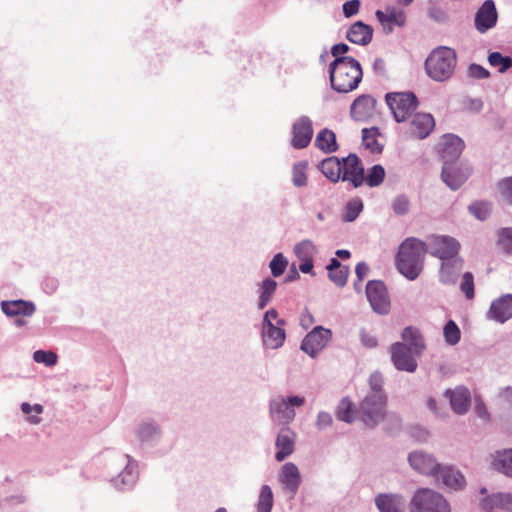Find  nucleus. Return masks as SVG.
<instances>
[{"instance_id":"f03ea898","label":"nucleus","mask_w":512,"mask_h":512,"mask_svg":"<svg viewBox=\"0 0 512 512\" xmlns=\"http://www.w3.org/2000/svg\"><path fill=\"white\" fill-rule=\"evenodd\" d=\"M426 244L417 238H407L399 247L396 258L397 269L408 280L418 278L423 270Z\"/></svg>"},{"instance_id":"e2e57ef3","label":"nucleus","mask_w":512,"mask_h":512,"mask_svg":"<svg viewBox=\"0 0 512 512\" xmlns=\"http://www.w3.org/2000/svg\"><path fill=\"white\" fill-rule=\"evenodd\" d=\"M469 72L471 76L478 79H485L489 76L488 70L478 64H471Z\"/></svg>"},{"instance_id":"4468645a","label":"nucleus","mask_w":512,"mask_h":512,"mask_svg":"<svg viewBox=\"0 0 512 512\" xmlns=\"http://www.w3.org/2000/svg\"><path fill=\"white\" fill-rule=\"evenodd\" d=\"M498 21V12L496 9L495 2L493 0H485L483 4L478 8L475 18L474 26L475 29L484 34L487 31L494 28Z\"/></svg>"},{"instance_id":"2f4dec72","label":"nucleus","mask_w":512,"mask_h":512,"mask_svg":"<svg viewBox=\"0 0 512 512\" xmlns=\"http://www.w3.org/2000/svg\"><path fill=\"white\" fill-rule=\"evenodd\" d=\"M1 309L4 314L9 317L13 316H32L35 313V304L31 301L25 300H10L2 301Z\"/></svg>"},{"instance_id":"6ab92c4d","label":"nucleus","mask_w":512,"mask_h":512,"mask_svg":"<svg viewBox=\"0 0 512 512\" xmlns=\"http://www.w3.org/2000/svg\"><path fill=\"white\" fill-rule=\"evenodd\" d=\"M411 351L405 344L395 343L391 348V359L393 364L398 370L414 372L417 368V363L414 359L415 355H419Z\"/></svg>"},{"instance_id":"f3484780","label":"nucleus","mask_w":512,"mask_h":512,"mask_svg":"<svg viewBox=\"0 0 512 512\" xmlns=\"http://www.w3.org/2000/svg\"><path fill=\"white\" fill-rule=\"evenodd\" d=\"M375 16L385 33H391L394 27H403L406 23V13L396 6H387L384 10H377Z\"/></svg>"},{"instance_id":"de8ad7c7","label":"nucleus","mask_w":512,"mask_h":512,"mask_svg":"<svg viewBox=\"0 0 512 512\" xmlns=\"http://www.w3.org/2000/svg\"><path fill=\"white\" fill-rule=\"evenodd\" d=\"M384 379L381 373L374 372L368 379L369 391L365 396H387L383 389Z\"/></svg>"},{"instance_id":"49530a36","label":"nucleus","mask_w":512,"mask_h":512,"mask_svg":"<svg viewBox=\"0 0 512 512\" xmlns=\"http://www.w3.org/2000/svg\"><path fill=\"white\" fill-rule=\"evenodd\" d=\"M363 210V202L359 198L351 199L347 202L344 213L343 220L345 222H353L359 216L361 211Z\"/></svg>"},{"instance_id":"ddd939ff","label":"nucleus","mask_w":512,"mask_h":512,"mask_svg":"<svg viewBox=\"0 0 512 512\" xmlns=\"http://www.w3.org/2000/svg\"><path fill=\"white\" fill-rule=\"evenodd\" d=\"M408 462L414 471L427 476H435L441 466L432 454L423 450L409 453Z\"/></svg>"},{"instance_id":"680f3d73","label":"nucleus","mask_w":512,"mask_h":512,"mask_svg":"<svg viewBox=\"0 0 512 512\" xmlns=\"http://www.w3.org/2000/svg\"><path fill=\"white\" fill-rule=\"evenodd\" d=\"M360 6L361 2L359 0L346 1L342 6L344 16L350 18L358 14Z\"/></svg>"},{"instance_id":"2eb2a0df","label":"nucleus","mask_w":512,"mask_h":512,"mask_svg":"<svg viewBox=\"0 0 512 512\" xmlns=\"http://www.w3.org/2000/svg\"><path fill=\"white\" fill-rule=\"evenodd\" d=\"M343 170L341 179L350 182L353 187H360L365 180L364 168L356 154H349L342 158Z\"/></svg>"},{"instance_id":"5fc2aeb1","label":"nucleus","mask_w":512,"mask_h":512,"mask_svg":"<svg viewBox=\"0 0 512 512\" xmlns=\"http://www.w3.org/2000/svg\"><path fill=\"white\" fill-rule=\"evenodd\" d=\"M497 188L500 200L508 205H512V176L501 180Z\"/></svg>"},{"instance_id":"37998d69","label":"nucleus","mask_w":512,"mask_h":512,"mask_svg":"<svg viewBox=\"0 0 512 512\" xmlns=\"http://www.w3.org/2000/svg\"><path fill=\"white\" fill-rule=\"evenodd\" d=\"M379 135L376 127L365 128L362 130L363 145L369 149L372 153H379L382 150V146L378 143L377 136Z\"/></svg>"},{"instance_id":"0e129e2a","label":"nucleus","mask_w":512,"mask_h":512,"mask_svg":"<svg viewBox=\"0 0 512 512\" xmlns=\"http://www.w3.org/2000/svg\"><path fill=\"white\" fill-rule=\"evenodd\" d=\"M360 340L361 343L367 347V348H374L377 346V339L370 333L366 332L365 330H362L360 332Z\"/></svg>"},{"instance_id":"20e7f679","label":"nucleus","mask_w":512,"mask_h":512,"mask_svg":"<svg viewBox=\"0 0 512 512\" xmlns=\"http://www.w3.org/2000/svg\"><path fill=\"white\" fill-rule=\"evenodd\" d=\"M286 321L279 317L275 308L268 309L262 318L260 327L261 342L264 349L278 350L286 340Z\"/></svg>"},{"instance_id":"338daca9","label":"nucleus","mask_w":512,"mask_h":512,"mask_svg":"<svg viewBox=\"0 0 512 512\" xmlns=\"http://www.w3.org/2000/svg\"><path fill=\"white\" fill-rule=\"evenodd\" d=\"M475 413L482 419L487 420L489 418V413L484 402L480 398L475 399Z\"/></svg>"},{"instance_id":"052dcab7","label":"nucleus","mask_w":512,"mask_h":512,"mask_svg":"<svg viewBox=\"0 0 512 512\" xmlns=\"http://www.w3.org/2000/svg\"><path fill=\"white\" fill-rule=\"evenodd\" d=\"M333 423L332 415L328 412L321 411L317 414L315 426L318 430L330 427Z\"/></svg>"},{"instance_id":"c85d7f7f","label":"nucleus","mask_w":512,"mask_h":512,"mask_svg":"<svg viewBox=\"0 0 512 512\" xmlns=\"http://www.w3.org/2000/svg\"><path fill=\"white\" fill-rule=\"evenodd\" d=\"M435 120L431 114L418 113L410 122V133L416 138H426L434 129Z\"/></svg>"},{"instance_id":"774afa93","label":"nucleus","mask_w":512,"mask_h":512,"mask_svg":"<svg viewBox=\"0 0 512 512\" xmlns=\"http://www.w3.org/2000/svg\"><path fill=\"white\" fill-rule=\"evenodd\" d=\"M349 51V46L345 43H339L334 45L331 48V54L336 58L345 57L344 54H346Z\"/></svg>"},{"instance_id":"0eeeda50","label":"nucleus","mask_w":512,"mask_h":512,"mask_svg":"<svg viewBox=\"0 0 512 512\" xmlns=\"http://www.w3.org/2000/svg\"><path fill=\"white\" fill-rule=\"evenodd\" d=\"M410 512H451L448 501L438 492L422 488L415 492L410 502Z\"/></svg>"},{"instance_id":"423d86ee","label":"nucleus","mask_w":512,"mask_h":512,"mask_svg":"<svg viewBox=\"0 0 512 512\" xmlns=\"http://www.w3.org/2000/svg\"><path fill=\"white\" fill-rule=\"evenodd\" d=\"M357 417L368 428H374L387 417V396H364L357 408Z\"/></svg>"},{"instance_id":"f8f14e48","label":"nucleus","mask_w":512,"mask_h":512,"mask_svg":"<svg viewBox=\"0 0 512 512\" xmlns=\"http://www.w3.org/2000/svg\"><path fill=\"white\" fill-rule=\"evenodd\" d=\"M469 176L470 169L462 164L455 161L443 164L441 179L453 191L458 190Z\"/></svg>"},{"instance_id":"a18cd8bd","label":"nucleus","mask_w":512,"mask_h":512,"mask_svg":"<svg viewBox=\"0 0 512 512\" xmlns=\"http://www.w3.org/2000/svg\"><path fill=\"white\" fill-rule=\"evenodd\" d=\"M443 337L445 343L449 346H455L460 342L461 331L458 325L453 321L449 320L443 327Z\"/></svg>"},{"instance_id":"4c0bfd02","label":"nucleus","mask_w":512,"mask_h":512,"mask_svg":"<svg viewBox=\"0 0 512 512\" xmlns=\"http://www.w3.org/2000/svg\"><path fill=\"white\" fill-rule=\"evenodd\" d=\"M274 506V495L271 487L264 484L260 487L255 504L256 512H272Z\"/></svg>"},{"instance_id":"4d7b16f0","label":"nucleus","mask_w":512,"mask_h":512,"mask_svg":"<svg viewBox=\"0 0 512 512\" xmlns=\"http://www.w3.org/2000/svg\"><path fill=\"white\" fill-rule=\"evenodd\" d=\"M460 290L465 294L467 299L474 297V277L472 273L466 272L463 274Z\"/></svg>"},{"instance_id":"6e6552de","label":"nucleus","mask_w":512,"mask_h":512,"mask_svg":"<svg viewBox=\"0 0 512 512\" xmlns=\"http://www.w3.org/2000/svg\"><path fill=\"white\" fill-rule=\"evenodd\" d=\"M426 252L437 257L441 262L460 258V243L449 235L433 234L426 238Z\"/></svg>"},{"instance_id":"4be33fe9","label":"nucleus","mask_w":512,"mask_h":512,"mask_svg":"<svg viewBox=\"0 0 512 512\" xmlns=\"http://www.w3.org/2000/svg\"><path fill=\"white\" fill-rule=\"evenodd\" d=\"M296 433L288 426L282 427L275 440V460L284 461L295 450Z\"/></svg>"},{"instance_id":"f257e3e1","label":"nucleus","mask_w":512,"mask_h":512,"mask_svg":"<svg viewBox=\"0 0 512 512\" xmlns=\"http://www.w3.org/2000/svg\"><path fill=\"white\" fill-rule=\"evenodd\" d=\"M331 87L339 93L355 90L362 80L360 63L353 57L336 58L329 65Z\"/></svg>"},{"instance_id":"b1692460","label":"nucleus","mask_w":512,"mask_h":512,"mask_svg":"<svg viewBox=\"0 0 512 512\" xmlns=\"http://www.w3.org/2000/svg\"><path fill=\"white\" fill-rule=\"evenodd\" d=\"M486 317L501 324L512 318V294H505L495 299L491 303Z\"/></svg>"},{"instance_id":"aec40b11","label":"nucleus","mask_w":512,"mask_h":512,"mask_svg":"<svg viewBox=\"0 0 512 512\" xmlns=\"http://www.w3.org/2000/svg\"><path fill=\"white\" fill-rule=\"evenodd\" d=\"M278 480L283 490L293 498L301 484V474L298 467L292 462L285 463L279 471Z\"/></svg>"},{"instance_id":"603ef678","label":"nucleus","mask_w":512,"mask_h":512,"mask_svg":"<svg viewBox=\"0 0 512 512\" xmlns=\"http://www.w3.org/2000/svg\"><path fill=\"white\" fill-rule=\"evenodd\" d=\"M287 265H288L287 258L282 253H277L276 255H274V257L272 258V260L270 261V264H269L271 274L274 277L281 276L285 272Z\"/></svg>"},{"instance_id":"72a5a7b5","label":"nucleus","mask_w":512,"mask_h":512,"mask_svg":"<svg viewBox=\"0 0 512 512\" xmlns=\"http://www.w3.org/2000/svg\"><path fill=\"white\" fill-rule=\"evenodd\" d=\"M491 466L499 473L512 478V449L496 451L492 455Z\"/></svg>"},{"instance_id":"a19ab883","label":"nucleus","mask_w":512,"mask_h":512,"mask_svg":"<svg viewBox=\"0 0 512 512\" xmlns=\"http://www.w3.org/2000/svg\"><path fill=\"white\" fill-rule=\"evenodd\" d=\"M357 416V409H354L353 403L349 398H343L337 407L336 417L338 420L352 423Z\"/></svg>"},{"instance_id":"c9c22d12","label":"nucleus","mask_w":512,"mask_h":512,"mask_svg":"<svg viewBox=\"0 0 512 512\" xmlns=\"http://www.w3.org/2000/svg\"><path fill=\"white\" fill-rule=\"evenodd\" d=\"M320 169L330 181L338 182L343 170L342 159L340 160L334 156L328 157L321 162Z\"/></svg>"},{"instance_id":"412c9836","label":"nucleus","mask_w":512,"mask_h":512,"mask_svg":"<svg viewBox=\"0 0 512 512\" xmlns=\"http://www.w3.org/2000/svg\"><path fill=\"white\" fill-rule=\"evenodd\" d=\"M122 459L125 463V467L112 479V483L115 488L126 490L132 488L138 479V464L137 461L129 455H124Z\"/></svg>"},{"instance_id":"13d9d810","label":"nucleus","mask_w":512,"mask_h":512,"mask_svg":"<svg viewBox=\"0 0 512 512\" xmlns=\"http://www.w3.org/2000/svg\"><path fill=\"white\" fill-rule=\"evenodd\" d=\"M392 208L397 215H406L410 210V201L405 195L397 196L392 202Z\"/></svg>"},{"instance_id":"dca6fc26","label":"nucleus","mask_w":512,"mask_h":512,"mask_svg":"<svg viewBox=\"0 0 512 512\" xmlns=\"http://www.w3.org/2000/svg\"><path fill=\"white\" fill-rule=\"evenodd\" d=\"M313 137L312 121L308 116L299 117L292 125L291 144L295 149L307 147Z\"/></svg>"},{"instance_id":"39448f33","label":"nucleus","mask_w":512,"mask_h":512,"mask_svg":"<svg viewBox=\"0 0 512 512\" xmlns=\"http://www.w3.org/2000/svg\"><path fill=\"white\" fill-rule=\"evenodd\" d=\"M304 404V397L298 395L288 397L278 395L273 397L269 401V416L271 421L276 425L287 426L296 416L294 408L301 407Z\"/></svg>"},{"instance_id":"ea45409f","label":"nucleus","mask_w":512,"mask_h":512,"mask_svg":"<svg viewBox=\"0 0 512 512\" xmlns=\"http://www.w3.org/2000/svg\"><path fill=\"white\" fill-rule=\"evenodd\" d=\"M21 412L25 415L26 421L31 425H39L42 422L41 415L44 412L43 405L23 402L20 405Z\"/></svg>"},{"instance_id":"58836bf2","label":"nucleus","mask_w":512,"mask_h":512,"mask_svg":"<svg viewBox=\"0 0 512 512\" xmlns=\"http://www.w3.org/2000/svg\"><path fill=\"white\" fill-rule=\"evenodd\" d=\"M315 145L320 150L331 153L337 150L336 136L332 130L323 129L321 130L315 139Z\"/></svg>"},{"instance_id":"79ce46f5","label":"nucleus","mask_w":512,"mask_h":512,"mask_svg":"<svg viewBox=\"0 0 512 512\" xmlns=\"http://www.w3.org/2000/svg\"><path fill=\"white\" fill-rule=\"evenodd\" d=\"M317 252L316 245L309 239H305L294 246V253L300 261L313 260Z\"/></svg>"},{"instance_id":"cd10ccee","label":"nucleus","mask_w":512,"mask_h":512,"mask_svg":"<svg viewBox=\"0 0 512 512\" xmlns=\"http://www.w3.org/2000/svg\"><path fill=\"white\" fill-rule=\"evenodd\" d=\"M463 268V259L456 258L441 262L439 281L443 285H455Z\"/></svg>"},{"instance_id":"f704fd0d","label":"nucleus","mask_w":512,"mask_h":512,"mask_svg":"<svg viewBox=\"0 0 512 512\" xmlns=\"http://www.w3.org/2000/svg\"><path fill=\"white\" fill-rule=\"evenodd\" d=\"M277 289V282L272 278H265L259 285L257 308L263 310L273 299Z\"/></svg>"},{"instance_id":"a211bd4d","label":"nucleus","mask_w":512,"mask_h":512,"mask_svg":"<svg viewBox=\"0 0 512 512\" xmlns=\"http://www.w3.org/2000/svg\"><path fill=\"white\" fill-rule=\"evenodd\" d=\"M135 436L142 447H153L161 440L162 432L155 421L144 420L137 424Z\"/></svg>"},{"instance_id":"3c124183","label":"nucleus","mask_w":512,"mask_h":512,"mask_svg":"<svg viewBox=\"0 0 512 512\" xmlns=\"http://www.w3.org/2000/svg\"><path fill=\"white\" fill-rule=\"evenodd\" d=\"M384 178L385 170L381 165L377 164L368 171L364 182H366L369 187H377L383 182Z\"/></svg>"},{"instance_id":"7c9ffc66","label":"nucleus","mask_w":512,"mask_h":512,"mask_svg":"<svg viewBox=\"0 0 512 512\" xmlns=\"http://www.w3.org/2000/svg\"><path fill=\"white\" fill-rule=\"evenodd\" d=\"M436 475L445 486L453 490H460L466 484L463 474L452 466H440Z\"/></svg>"},{"instance_id":"393cba45","label":"nucleus","mask_w":512,"mask_h":512,"mask_svg":"<svg viewBox=\"0 0 512 512\" xmlns=\"http://www.w3.org/2000/svg\"><path fill=\"white\" fill-rule=\"evenodd\" d=\"M444 397L449 399L451 409L458 415L468 412L471 404L470 391L464 386H457L454 389H447Z\"/></svg>"},{"instance_id":"1a4fd4ad","label":"nucleus","mask_w":512,"mask_h":512,"mask_svg":"<svg viewBox=\"0 0 512 512\" xmlns=\"http://www.w3.org/2000/svg\"><path fill=\"white\" fill-rule=\"evenodd\" d=\"M386 103L395 120L403 122L415 111L417 98L410 92H394L386 95Z\"/></svg>"},{"instance_id":"7ed1b4c3","label":"nucleus","mask_w":512,"mask_h":512,"mask_svg":"<svg viewBox=\"0 0 512 512\" xmlns=\"http://www.w3.org/2000/svg\"><path fill=\"white\" fill-rule=\"evenodd\" d=\"M457 64V56L454 49L440 46L435 48L427 57L425 69L428 76L438 82H443L452 77Z\"/></svg>"},{"instance_id":"69168bd1","label":"nucleus","mask_w":512,"mask_h":512,"mask_svg":"<svg viewBox=\"0 0 512 512\" xmlns=\"http://www.w3.org/2000/svg\"><path fill=\"white\" fill-rule=\"evenodd\" d=\"M358 282H362L369 274V267L365 262H359L355 267Z\"/></svg>"},{"instance_id":"9d476101","label":"nucleus","mask_w":512,"mask_h":512,"mask_svg":"<svg viewBox=\"0 0 512 512\" xmlns=\"http://www.w3.org/2000/svg\"><path fill=\"white\" fill-rule=\"evenodd\" d=\"M332 332L323 326L314 327L302 340L301 350L315 358L331 341Z\"/></svg>"},{"instance_id":"8fccbe9b","label":"nucleus","mask_w":512,"mask_h":512,"mask_svg":"<svg viewBox=\"0 0 512 512\" xmlns=\"http://www.w3.org/2000/svg\"><path fill=\"white\" fill-rule=\"evenodd\" d=\"M307 167L306 161H302L293 165L292 182L296 187H304L307 185Z\"/></svg>"},{"instance_id":"5701e85b","label":"nucleus","mask_w":512,"mask_h":512,"mask_svg":"<svg viewBox=\"0 0 512 512\" xmlns=\"http://www.w3.org/2000/svg\"><path fill=\"white\" fill-rule=\"evenodd\" d=\"M464 147V141L454 134L444 135L438 144L444 163L456 161L462 154Z\"/></svg>"},{"instance_id":"473e14b6","label":"nucleus","mask_w":512,"mask_h":512,"mask_svg":"<svg viewBox=\"0 0 512 512\" xmlns=\"http://www.w3.org/2000/svg\"><path fill=\"white\" fill-rule=\"evenodd\" d=\"M481 508L484 510L501 509L512 512V494L498 492L491 495H486L481 500Z\"/></svg>"},{"instance_id":"bb28decb","label":"nucleus","mask_w":512,"mask_h":512,"mask_svg":"<svg viewBox=\"0 0 512 512\" xmlns=\"http://www.w3.org/2000/svg\"><path fill=\"white\" fill-rule=\"evenodd\" d=\"M375 505L380 512H405L406 510V501L400 494H378L375 497Z\"/></svg>"},{"instance_id":"864d4df0","label":"nucleus","mask_w":512,"mask_h":512,"mask_svg":"<svg viewBox=\"0 0 512 512\" xmlns=\"http://www.w3.org/2000/svg\"><path fill=\"white\" fill-rule=\"evenodd\" d=\"M33 360L47 367H53L57 364L58 356L53 351L37 350L33 353Z\"/></svg>"},{"instance_id":"9b49d317","label":"nucleus","mask_w":512,"mask_h":512,"mask_svg":"<svg viewBox=\"0 0 512 512\" xmlns=\"http://www.w3.org/2000/svg\"><path fill=\"white\" fill-rule=\"evenodd\" d=\"M366 296L373 311L382 315L389 312L390 300L386 286L382 281H368L366 285Z\"/></svg>"},{"instance_id":"c03bdc74","label":"nucleus","mask_w":512,"mask_h":512,"mask_svg":"<svg viewBox=\"0 0 512 512\" xmlns=\"http://www.w3.org/2000/svg\"><path fill=\"white\" fill-rule=\"evenodd\" d=\"M468 211L480 221L486 220L492 211V204L488 201H475L468 206Z\"/></svg>"},{"instance_id":"a878e982","label":"nucleus","mask_w":512,"mask_h":512,"mask_svg":"<svg viewBox=\"0 0 512 512\" xmlns=\"http://www.w3.org/2000/svg\"><path fill=\"white\" fill-rule=\"evenodd\" d=\"M376 109V100L368 94L357 97L351 104V117L357 121H365L372 117Z\"/></svg>"},{"instance_id":"bf43d9fd","label":"nucleus","mask_w":512,"mask_h":512,"mask_svg":"<svg viewBox=\"0 0 512 512\" xmlns=\"http://www.w3.org/2000/svg\"><path fill=\"white\" fill-rule=\"evenodd\" d=\"M498 244L501 249L512 254V228H503L499 232Z\"/></svg>"},{"instance_id":"c756f323","label":"nucleus","mask_w":512,"mask_h":512,"mask_svg":"<svg viewBox=\"0 0 512 512\" xmlns=\"http://www.w3.org/2000/svg\"><path fill=\"white\" fill-rule=\"evenodd\" d=\"M373 28L362 21L353 23L346 32V38L360 46L368 45L373 38Z\"/></svg>"},{"instance_id":"09e8293b","label":"nucleus","mask_w":512,"mask_h":512,"mask_svg":"<svg viewBox=\"0 0 512 512\" xmlns=\"http://www.w3.org/2000/svg\"><path fill=\"white\" fill-rule=\"evenodd\" d=\"M488 62L492 67L498 68L500 73H504L512 66V58L503 56L500 52H492L488 56Z\"/></svg>"},{"instance_id":"e433bc0d","label":"nucleus","mask_w":512,"mask_h":512,"mask_svg":"<svg viewBox=\"0 0 512 512\" xmlns=\"http://www.w3.org/2000/svg\"><path fill=\"white\" fill-rule=\"evenodd\" d=\"M403 343L411 351L421 353L424 348L423 338L417 329L407 327L402 333Z\"/></svg>"},{"instance_id":"6e6d98bb","label":"nucleus","mask_w":512,"mask_h":512,"mask_svg":"<svg viewBox=\"0 0 512 512\" xmlns=\"http://www.w3.org/2000/svg\"><path fill=\"white\" fill-rule=\"evenodd\" d=\"M349 276V267L343 266L339 269L333 270L328 273L329 279L338 287H344L347 284Z\"/></svg>"}]
</instances>
